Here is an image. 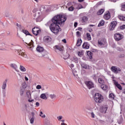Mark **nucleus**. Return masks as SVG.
<instances>
[{
  "label": "nucleus",
  "instance_id": "9d476101",
  "mask_svg": "<svg viewBox=\"0 0 125 125\" xmlns=\"http://www.w3.org/2000/svg\"><path fill=\"white\" fill-rule=\"evenodd\" d=\"M85 84L86 85L87 87L89 88V89H90V88H92V87H94V84L92 82L86 81L85 82Z\"/></svg>",
  "mask_w": 125,
  "mask_h": 125
},
{
  "label": "nucleus",
  "instance_id": "864d4df0",
  "mask_svg": "<svg viewBox=\"0 0 125 125\" xmlns=\"http://www.w3.org/2000/svg\"><path fill=\"white\" fill-rule=\"evenodd\" d=\"M37 89H41L42 88V86L41 85H38L36 86Z\"/></svg>",
  "mask_w": 125,
  "mask_h": 125
},
{
  "label": "nucleus",
  "instance_id": "f3484780",
  "mask_svg": "<svg viewBox=\"0 0 125 125\" xmlns=\"http://www.w3.org/2000/svg\"><path fill=\"white\" fill-rule=\"evenodd\" d=\"M7 83V79H5L4 81L3 82L1 88L3 90H5V89L6 88V83Z\"/></svg>",
  "mask_w": 125,
  "mask_h": 125
},
{
  "label": "nucleus",
  "instance_id": "8fccbe9b",
  "mask_svg": "<svg viewBox=\"0 0 125 125\" xmlns=\"http://www.w3.org/2000/svg\"><path fill=\"white\" fill-rule=\"evenodd\" d=\"M121 10H122L123 11H125V4L122 5Z\"/></svg>",
  "mask_w": 125,
  "mask_h": 125
},
{
  "label": "nucleus",
  "instance_id": "de8ad7c7",
  "mask_svg": "<svg viewBox=\"0 0 125 125\" xmlns=\"http://www.w3.org/2000/svg\"><path fill=\"white\" fill-rule=\"evenodd\" d=\"M5 16L6 17H9V18H10V17H11V15L9 13H6L5 14Z\"/></svg>",
  "mask_w": 125,
  "mask_h": 125
},
{
  "label": "nucleus",
  "instance_id": "bf43d9fd",
  "mask_svg": "<svg viewBox=\"0 0 125 125\" xmlns=\"http://www.w3.org/2000/svg\"><path fill=\"white\" fill-rule=\"evenodd\" d=\"M31 115L32 116V118H35V113L31 112Z\"/></svg>",
  "mask_w": 125,
  "mask_h": 125
},
{
  "label": "nucleus",
  "instance_id": "20e7f679",
  "mask_svg": "<svg viewBox=\"0 0 125 125\" xmlns=\"http://www.w3.org/2000/svg\"><path fill=\"white\" fill-rule=\"evenodd\" d=\"M22 32L23 33L21 34L20 37L22 40H26V38H25V37H27V35H30V36H32L31 34H30V33H29V31H27L26 30H22Z\"/></svg>",
  "mask_w": 125,
  "mask_h": 125
},
{
  "label": "nucleus",
  "instance_id": "4c0bfd02",
  "mask_svg": "<svg viewBox=\"0 0 125 125\" xmlns=\"http://www.w3.org/2000/svg\"><path fill=\"white\" fill-rule=\"evenodd\" d=\"M87 54L88 56H89L90 59H92V55L91 52L88 51L87 52Z\"/></svg>",
  "mask_w": 125,
  "mask_h": 125
},
{
  "label": "nucleus",
  "instance_id": "58836bf2",
  "mask_svg": "<svg viewBox=\"0 0 125 125\" xmlns=\"http://www.w3.org/2000/svg\"><path fill=\"white\" fill-rule=\"evenodd\" d=\"M118 18L120 20H121V21H125V17L124 16H118Z\"/></svg>",
  "mask_w": 125,
  "mask_h": 125
},
{
  "label": "nucleus",
  "instance_id": "c85d7f7f",
  "mask_svg": "<svg viewBox=\"0 0 125 125\" xmlns=\"http://www.w3.org/2000/svg\"><path fill=\"white\" fill-rule=\"evenodd\" d=\"M101 87L104 90H107V89H108V86H107L106 85L104 84H103L101 85Z\"/></svg>",
  "mask_w": 125,
  "mask_h": 125
},
{
  "label": "nucleus",
  "instance_id": "7c9ffc66",
  "mask_svg": "<svg viewBox=\"0 0 125 125\" xmlns=\"http://www.w3.org/2000/svg\"><path fill=\"white\" fill-rule=\"evenodd\" d=\"M82 42H83L82 39H79L77 41V46H81V44H82Z\"/></svg>",
  "mask_w": 125,
  "mask_h": 125
},
{
  "label": "nucleus",
  "instance_id": "ddd939ff",
  "mask_svg": "<svg viewBox=\"0 0 125 125\" xmlns=\"http://www.w3.org/2000/svg\"><path fill=\"white\" fill-rule=\"evenodd\" d=\"M98 43L101 46H102V45H104L105 43H106V40L104 39H99L98 40Z\"/></svg>",
  "mask_w": 125,
  "mask_h": 125
},
{
  "label": "nucleus",
  "instance_id": "e2e57ef3",
  "mask_svg": "<svg viewBox=\"0 0 125 125\" xmlns=\"http://www.w3.org/2000/svg\"><path fill=\"white\" fill-rule=\"evenodd\" d=\"M24 78H25V81H29V79L28 78V77H27L26 76H25Z\"/></svg>",
  "mask_w": 125,
  "mask_h": 125
},
{
  "label": "nucleus",
  "instance_id": "473e14b6",
  "mask_svg": "<svg viewBox=\"0 0 125 125\" xmlns=\"http://www.w3.org/2000/svg\"><path fill=\"white\" fill-rule=\"evenodd\" d=\"M86 21H87V18L86 17H83L82 20V23H85Z\"/></svg>",
  "mask_w": 125,
  "mask_h": 125
},
{
  "label": "nucleus",
  "instance_id": "69168bd1",
  "mask_svg": "<svg viewBox=\"0 0 125 125\" xmlns=\"http://www.w3.org/2000/svg\"><path fill=\"white\" fill-rule=\"evenodd\" d=\"M78 26V22H75L74 23V27H77Z\"/></svg>",
  "mask_w": 125,
  "mask_h": 125
},
{
  "label": "nucleus",
  "instance_id": "a19ab883",
  "mask_svg": "<svg viewBox=\"0 0 125 125\" xmlns=\"http://www.w3.org/2000/svg\"><path fill=\"white\" fill-rule=\"evenodd\" d=\"M24 91H25V89H21V90H20V94L21 96H22V95H23V94H24Z\"/></svg>",
  "mask_w": 125,
  "mask_h": 125
},
{
  "label": "nucleus",
  "instance_id": "79ce46f5",
  "mask_svg": "<svg viewBox=\"0 0 125 125\" xmlns=\"http://www.w3.org/2000/svg\"><path fill=\"white\" fill-rule=\"evenodd\" d=\"M40 117H42V118H45V115L43 114V113L42 112V111L40 112Z\"/></svg>",
  "mask_w": 125,
  "mask_h": 125
},
{
  "label": "nucleus",
  "instance_id": "f03ea898",
  "mask_svg": "<svg viewBox=\"0 0 125 125\" xmlns=\"http://www.w3.org/2000/svg\"><path fill=\"white\" fill-rule=\"evenodd\" d=\"M59 24H57L56 23L53 22V23L51 24L50 26V30H51V32L54 33L55 35H57L58 33H59Z\"/></svg>",
  "mask_w": 125,
  "mask_h": 125
},
{
  "label": "nucleus",
  "instance_id": "c03bdc74",
  "mask_svg": "<svg viewBox=\"0 0 125 125\" xmlns=\"http://www.w3.org/2000/svg\"><path fill=\"white\" fill-rule=\"evenodd\" d=\"M109 97L110 98H112V99H114L115 98V96L114 95V94L110 93L109 94Z\"/></svg>",
  "mask_w": 125,
  "mask_h": 125
},
{
  "label": "nucleus",
  "instance_id": "6e6d98bb",
  "mask_svg": "<svg viewBox=\"0 0 125 125\" xmlns=\"http://www.w3.org/2000/svg\"><path fill=\"white\" fill-rule=\"evenodd\" d=\"M121 71H122V70H121L120 68H118L117 70V74H118V73H119V72H121Z\"/></svg>",
  "mask_w": 125,
  "mask_h": 125
},
{
  "label": "nucleus",
  "instance_id": "4468645a",
  "mask_svg": "<svg viewBox=\"0 0 125 125\" xmlns=\"http://www.w3.org/2000/svg\"><path fill=\"white\" fill-rule=\"evenodd\" d=\"M10 67H11V68H13V69H14V70H16V72H19V68H18V67L17 66V65H16V64L11 63L10 64Z\"/></svg>",
  "mask_w": 125,
  "mask_h": 125
},
{
  "label": "nucleus",
  "instance_id": "4d7b16f0",
  "mask_svg": "<svg viewBox=\"0 0 125 125\" xmlns=\"http://www.w3.org/2000/svg\"><path fill=\"white\" fill-rule=\"evenodd\" d=\"M76 34H77V36H78V37H80V36H81V33H80V31H77L76 32Z\"/></svg>",
  "mask_w": 125,
  "mask_h": 125
},
{
  "label": "nucleus",
  "instance_id": "603ef678",
  "mask_svg": "<svg viewBox=\"0 0 125 125\" xmlns=\"http://www.w3.org/2000/svg\"><path fill=\"white\" fill-rule=\"evenodd\" d=\"M120 29L121 30H125V25H123L122 26H120Z\"/></svg>",
  "mask_w": 125,
  "mask_h": 125
},
{
  "label": "nucleus",
  "instance_id": "dca6fc26",
  "mask_svg": "<svg viewBox=\"0 0 125 125\" xmlns=\"http://www.w3.org/2000/svg\"><path fill=\"white\" fill-rule=\"evenodd\" d=\"M19 55H21L22 57H24V58H26L27 57V55L24 53L23 51V50H20L19 51Z\"/></svg>",
  "mask_w": 125,
  "mask_h": 125
},
{
  "label": "nucleus",
  "instance_id": "cd10ccee",
  "mask_svg": "<svg viewBox=\"0 0 125 125\" xmlns=\"http://www.w3.org/2000/svg\"><path fill=\"white\" fill-rule=\"evenodd\" d=\"M55 47L57 49H58V50H59L60 51H62L63 49H64V47L61 46L56 45Z\"/></svg>",
  "mask_w": 125,
  "mask_h": 125
},
{
  "label": "nucleus",
  "instance_id": "a18cd8bd",
  "mask_svg": "<svg viewBox=\"0 0 125 125\" xmlns=\"http://www.w3.org/2000/svg\"><path fill=\"white\" fill-rule=\"evenodd\" d=\"M91 117L94 119V118H95V113L92 112L91 113Z\"/></svg>",
  "mask_w": 125,
  "mask_h": 125
},
{
  "label": "nucleus",
  "instance_id": "a211bd4d",
  "mask_svg": "<svg viewBox=\"0 0 125 125\" xmlns=\"http://www.w3.org/2000/svg\"><path fill=\"white\" fill-rule=\"evenodd\" d=\"M43 41L45 42H51V38L48 36H45L43 38Z\"/></svg>",
  "mask_w": 125,
  "mask_h": 125
},
{
  "label": "nucleus",
  "instance_id": "c9c22d12",
  "mask_svg": "<svg viewBox=\"0 0 125 125\" xmlns=\"http://www.w3.org/2000/svg\"><path fill=\"white\" fill-rule=\"evenodd\" d=\"M20 69L21 71V72H26V68H25L24 66L22 65H20Z\"/></svg>",
  "mask_w": 125,
  "mask_h": 125
},
{
  "label": "nucleus",
  "instance_id": "4be33fe9",
  "mask_svg": "<svg viewBox=\"0 0 125 125\" xmlns=\"http://www.w3.org/2000/svg\"><path fill=\"white\" fill-rule=\"evenodd\" d=\"M36 50L38 52H42V51H43V47L41 46H38V47L36 48Z\"/></svg>",
  "mask_w": 125,
  "mask_h": 125
},
{
  "label": "nucleus",
  "instance_id": "ea45409f",
  "mask_svg": "<svg viewBox=\"0 0 125 125\" xmlns=\"http://www.w3.org/2000/svg\"><path fill=\"white\" fill-rule=\"evenodd\" d=\"M104 23L105 22L104 21H101V22L99 23L98 26L101 27V26H103V25H104Z\"/></svg>",
  "mask_w": 125,
  "mask_h": 125
},
{
  "label": "nucleus",
  "instance_id": "774afa93",
  "mask_svg": "<svg viewBox=\"0 0 125 125\" xmlns=\"http://www.w3.org/2000/svg\"><path fill=\"white\" fill-rule=\"evenodd\" d=\"M61 125H67V124L64 123H62L61 124Z\"/></svg>",
  "mask_w": 125,
  "mask_h": 125
},
{
  "label": "nucleus",
  "instance_id": "f704fd0d",
  "mask_svg": "<svg viewBox=\"0 0 125 125\" xmlns=\"http://www.w3.org/2000/svg\"><path fill=\"white\" fill-rule=\"evenodd\" d=\"M98 82L99 83H101V84H104V80L102 79V78H99L98 79Z\"/></svg>",
  "mask_w": 125,
  "mask_h": 125
},
{
  "label": "nucleus",
  "instance_id": "c756f323",
  "mask_svg": "<svg viewBox=\"0 0 125 125\" xmlns=\"http://www.w3.org/2000/svg\"><path fill=\"white\" fill-rule=\"evenodd\" d=\"M104 9H100L98 12H97V14L98 15H101L102 14H103V13L104 12Z\"/></svg>",
  "mask_w": 125,
  "mask_h": 125
},
{
  "label": "nucleus",
  "instance_id": "338daca9",
  "mask_svg": "<svg viewBox=\"0 0 125 125\" xmlns=\"http://www.w3.org/2000/svg\"><path fill=\"white\" fill-rule=\"evenodd\" d=\"M36 105L38 107H39V106H40V103H39V102H37V103H36Z\"/></svg>",
  "mask_w": 125,
  "mask_h": 125
},
{
  "label": "nucleus",
  "instance_id": "5fc2aeb1",
  "mask_svg": "<svg viewBox=\"0 0 125 125\" xmlns=\"http://www.w3.org/2000/svg\"><path fill=\"white\" fill-rule=\"evenodd\" d=\"M78 58H74V61L75 62V63H78Z\"/></svg>",
  "mask_w": 125,
  "mask_h": 125
},
{
  "label": "nucleus",
  "instance_id": "7ed1b4c3",
  "mask_svg": "<svg viewBox=\"0 0 125 125\" xmlns=\"http://www.w3.org/2000/svg\"><path fill=\"white\" fill-rule=\"evenodd\" d=\"M94 99L96 103H102L104 101L103 96L99 93H96L94 96Z\"/></svg>",
  "mask_w": 125,
  "mask_h": 125
},
{
  "label": "nucleus",
  "instance_id": "f8f14e48",
  "mask_svg": "<svg viewBox=\"0 0 125 125\" xmlns=\"http://www.w3.org/2000/svg\"><path fill=\"white\" fill-rule=\"evenodd\" d=\"M114 39L116 41H120V40L123 39V36L121 35L119 33H116L114 35Z\"/></svg>",
  "mask_w": 125,
  "mask_h": 125
},
{
  "label": "nucleus",
  "instance_id": "0e129e2a",
  "mask_svg": "<svg viewBox=\"0 0 125 125\" xmlns=\"http://www.w3.org/2000/svg\"><path fill=\"white\" fill-rule=\"evenodd\" d=\"M24 106L25 109H27V108H28V105H27V104H24Z\"/></svg>",
  "mask_w": 125,
  "mask_h": 125
},
{
  "label": "nucleus",
  "instance_id": "0eeeda50",
  "mask_svg": "<svg viewBox=\"0 0 125 125\" xmlns=\"http://www.w3.org/2000/svg\"><path fill=\"white\" fill-rule=\"evenodd\" d=\"M26 44V46H28V48H29V49H30V50H33V46H34V42H33L32 40H31L30 42H27L25 43Z\"/></svg>",
  "mask_w": 125,
  "mask_h": 125
},
{
  "label": "nucleus",
  "instance_id": "1a4fd4ad",
  "mask_svg": "<svg viewBox=\"0 0 125 125\" xmlns=\"http://www.w3.org/2000/svg\"><path fill=\"white\" fill-rule=\"evenodd\" d=\"M72 74L74 77L75 80H79V73H78L77 70H76V69H72Z\"/></svg>",
  "mask_w": 125,
  "mask_h": 125
},
{
  "label": "nucleus",
  "instance_id": "052dcab7",
  "mask_svg": "<svg viewBox=\"0 0 125 125\" xmlns=\"http://www.w3.org/2000/svg\"><path fill=\"white\" fill-rule=\"evenodd\" d=\"M62 42H64V43H67V41H66V39H63L62 40Z\"/></svg>",
  "mask_w": 125,
  "mask_h": 125
},
{
  "label": "nucleus",
  "instance_id": "39448f33",
  "mask_svg": "<svg viewBox=\"0 0 125 125\" xmlns=\"http://www.w3.org/2000/svg\"><path fill=\"white\" fill-rule=\"evenodd\" d=\"M26 96L27 97V98H28V102H29V103H31L34 101V100H31L32 99V95L31 94V92L30 91H27L26 92Z\"/></svg>",
  "mask_w": 125,
  "mask_h": 125
},
{
  "label": "nucleus",
  "instance_id": "b1692460",
  "mask_svg": "<svg viewBox=\"0 0 125 125\" xmlns=\"http://www.w3.org/2000/svg\"><path fill=\"white\" fill-rule=\"evenodd\" d=\"M114 84H115V85H116V86H117V87H118V88H119V89H120V90H122V89H123V87H122V85H121V84H119V83H118V82H114Z\"/></svg>",
  "mask_w": 125,
  "mask_h": 125
},
{
  "label": "nucleus",
  "instance_id": "423d86ee",
  "mask_svg": "<svg viewBox=\"0 0 125 125\" xmlns=\"http://www.w3.org/2000/svg\"><path fill=\"white\" fill-rule=\"evenodd\" d=\"M35 18L38 22L42 21V13L41 12H37L35 14Z\"/></svg>",
  "mask_w": 125,
  "mask_h": 125
},
{
  "label": "nucleus",
  "instance_id": "680f3d73",
  "mask_svg": "<svg viewBox=\"0 0 125 125\" xmlns=\"http://www.w3.org/2000/svg\"><path fill=\"white\" fill-rule=\"evenodd\" d=\"M5 44L4 43H2L0 44V47H2V46H4Z\"/></svg>",
  "mask_w": 125,
  "mask_h": 125
},
{
  "label": "nucleus",
  "instance_id": "09e8293b",
  "mask_svg": "<svg viewBox=\"0 0 125 125\" xmlns=\"http://www.w3.org/2000/svg\"><path fill=\"white\" fill-rule=\"evenodd\" d=\"M69 11H74V7L71 6L68 8Z\"/></svg>",
  "mask_w": 125,
  "mask_h": 125
},
{
  "label": "nucleus",
  "instance_id": "5701e85b",
  "mask_svg": "<svg viewBox=\"0 0 125 125\" xmlns=\"http://www.w3.org/2000/svg\"><path fill=\"white\" fill-rule=\"evenodd\" d=\"M107 109H108V106L104 105L102 107V112H103V113L104 114H106V111H107Z\"/></svg>",
  "mask_w": 125,
  "mask_h": 125
},
{
  "label": "nucleus",
  "instance_id": "a878e982",
  "mask_svg": "<svg viewBox=\"0 0 125 125\" xmlns=\"http://www.w3.org/2000/svg\"><path fill=\"white\" fill-rule=\"evenodd\" d=\"M40 98H42V99H43L44 100H47V97H46V95L45 93H42L41 95Z\"/></svg>",
  "mask_w": 125,
  "mask_h": 125
},
{
  "label": "nucleus",
  "instance_id": "6ab92c4d",
  "mask_svg": "<svg viewBox=\"0 0 125 125\" xmlns=\"http://www.w3.org/2000/svg\"><path fill=\"white\" fill-rule=\"evenodd\" d=\"M62 57L66 60V59H68V57H69V54L67 53V52H64L62 55Z\"/></svg>",
  "mask_w": 125,
  "mask_h": 125
},
{
  "label": "nucleus",
  "instance_id": "2eb2a0df",
  "mask_svg": "<svg viewBox=\"0 0 125 125\" xmlns=\"http://www.w3.org/2000/svg\"><path fill=\"white\" fill-rule=\"evenodd\" d=\"M67 64H68V66L71 68V70H74L75 69L74 68V64L71 63V62H72V60L70 59H68L66 61Z\"/></svg>",
  "mask_w": 125,
  "mask_h": 125
},
{
  "label": "nucleus",
  "instance_id": "aec40b11",
  "mask_svg": "<svg viewBox=\"0 0 125 125\" xmlns=\"http://www.w3.org/2000/svg\"><path fill=\"white\" fill-rule=\"evenodd\" d=\"M83 48H86V49H88L89 48V44L88 42H85L83 45Z\"/></svg>",
  "mask_w": 125,
  "mask_h": 125
},
{
  "label": "nucleus",
  "instance_id": "3c124183",
  "mask_svg": "<svg viewBox=\"0 0 125 125\" xmlns=\"http://www.w3.org/2000/svg\"><path fill=\"white\" fill-rule=\"evenodd\" d=\"M57 119H58V121H61V120H62V119H63V117H62V116H60L57 117Z\"/></svg>",
  "mask_w": 125,
  "mask_h": 125
},
{
  "label": "nucleus",
  "instance_id": "6e6552de",
  "mask_svg": "<svg viewBox=\"0 0 125 125\" xmlns=\"http://www.w3.org/2000/svg\"><path fill=\"white\" fill-rule=\"evenodd\" d=\"M32 33L35 35V36H38L39 35V33L41 31L40 30V28L35 27L32 29Z\"/></svg>",
  "mask_w": 125,
  "mask_h": 125
},
{
  "label": "nucleus",
  "instance_id": "2f4dec72",
  "mask_svg": "<svg viewBox=\"0 0 125 125\" xmlns=\"http://www.w3.org/2000/svg\"><path fill=\"white\" fill-rule=\"evenodd\" d=\"M49 97L51 98V99H56V95L54 94H50Z\"/></svg>",
  "mask_w": 125,
  "mask_h": 125
},
{
  "label": "nucleus",
  "instance_id": "e433bc0d",
  "mask_svg": "<svg viewBox=\"0 0 125 125\" xmlns=\"http://www.w3.org/2000/svg\"><path fill=\"white\" fill-rule=\"evenodd\" d=\"M17 77L19 81H21V80L23 79L22 75H21V74H20V73H18V76Z\"/></svg>",
  "mask_w": 125,
  "mask_h": 125
},
{
  "label": "nucleus",
  "instance_id": "9b49d317",
  "mask_svg": "<svg viewBox=\"0 0 125 125\" xmlns=\"http://www.w3.org/2000/svg\"><path fill=\"white\" fill-rule=\"evenodd\" d=\"M117 21H112L110 23V25L109 26L110 31H113L114 29H115V27L117 26Z\"/></svg>",
  "mask_w": 125,
  "mask_h": 125
},
{
  "label": "nucleus",
  "instance_id": "bb28decb",
  "mask_svg": "<svg viewBox=\"0 0 125 125\" xmlns=\"http://www.w3.org/2000/svg\"><path fill=\"white\" fill-rule=\"evenodd\" d=\"M111 70L112 72L117 74V70H118V68L116 67L115 66H112L111 68Z\"/></svg>",
  "mask_w": 125,
  "mask_h": 125
},
{
  "label": "nucleus",
  "instance_id": "412c9836",
  "mask_svg": "<svg viewBox=\"0 0 125 125\" xmlns=\"http://www.w3.org/2000/svg\"><path fill=\"white\" fill-rule=\"evenodd\" d=\"M104 18L106 20H109L110 18H111V15H110V13H107L104 15Z\"/></svg>",
  "mask_w": 125,
  "mask_h": 125
},
{
  "label": "nucleus",
  "instance_id": "f257e3e1",
  "mask_svg": "<svg viewBox=\"0 0 125 125\" xmlns=\"http://www.w3.org/2000/svg\"><path fill=\"white\" fill-rule=\"evenodd\" d=\"M66 20H67V18L65 16L62 15H57L52 19V23H56V24L61 25V24L64 23Z\"/></svg>",
  "mask_w": 125,
  "mask_h": 125
},
{
  "label": "nucleus",
  "instance_id": "49530a36",
  "mask_svg": "<svg viewBox=\"0 0 125 125\" xmlns=\"http://www.w3.org/2000/svg\"><path fill=\"white\" fill-rule=\"evenodd\" d=\"M34 120H35V117H31L30 119V123L33 124H34Z\"/></svg>",
  "mask_w": 125,
  "mask_h": 125
},
{
  "label": "nucleus",
  "instance_id": "72a5a7b5",
  "mask_svg": "<svg viewBox=\"0 0 125 125\" xmlns=\"http://www.w3.org/2000/svg\"><path fill=\"white\" fill-rule=\"evenodd\" d=\"M86 37H87L88 41H91V35H90V34L87 33Z\"/></svg>",
  "mask_w": 125,
  "mask_h": 125
},
{
  "label": "nucleus",
  "instance_id": "393cba45",
  "mask_svg": "<svg viewBox=\"0 0 125 125\" xmlns=\"http://www.w3.org/2000/svg\"><path fill=\"white\" fill-rule=\"evenodd\" d=\"M81 67L82 69H89V66L85 63L81 64Z\"/></svg>",
  "mask_w": 125,
  "mask_h": 125
},
{
  "label": "nucleus",
  "instance_id": "13d9d810",
  "mask_svg": "<svg viewBox=\"0 0 125 125\" xmlns=\"http://www.w3.org/2000/svg\"><path fill=\"white\" fill-rule=\"evenodd\" d=\"M81 8H83V6L82 5H78V9H81Z\"/></svg>",
  "mask_w": 125,
  "mask_h": 125
},
{
  "label": "nucleus",
  "instance_id": "37998d69",
  "mask_svg": "<svg viewBox=\"0 0 125 125\" xmlns=\"http://www.w3.org/2000/svg\"><path fill=\"white\" fill-rule=\"evenodd\" d=\"M27 84L26 83H23L22 89H25V88H27Z\"/></svg>",
  "mask_w": 125,
  "mask_h": 125
}]
</instances>
